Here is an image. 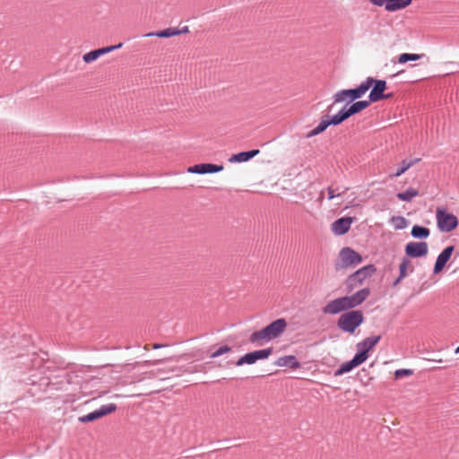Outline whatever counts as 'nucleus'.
Listing matches in <instances>:
<instances>
[{
	"instance_id": "nucleus-1",
	"label": "nucleus",
	"mask_w": 459,
	"mask_h": 459,
	"mask_svg": "<svg viewBox=\"0 0 459 459\" xmlns=\"http://www.w3.org/2000/svg\"><path fill=\"white\" fill-rule=\"evenodd\" d=\"M369 294V288H363L352 295L334 299L323 307V312L329 315H337L343 311L354 310L353 308L362 304Z\"/></svg>"
},
{
	"instance_id": "nucleus-2",
	"label": "nucleus",
	"mask_w": 459,
	"mask_h": 459,
	"mask_svg": "<svg viewBox=\"0 0 459 459\" xmlns=\"http://www.w3.org/2000/svg\"><path fill=\"white\" fill-rule=\"evenodd\" d=\"M287 322L284 318H279L259 331L251 333L249 341L255 343L259 341H271L279 337L286 329Z\"/></svg>"
},
{
	"instance_id": "nucleus-3",
	"label": "nucleus",
	"mask_w": 459,
	"mask_h": 459,
	"mask_svg": "<svg viewBox=\"0 0 459 459\" xmlns=\"http://www.w3.org/2000/svg\"><path fill=\"white\" fill-rule=\"evenodd\" d=\"M365 317L361 310L344 311L337 320V327L343 333L353 334L357 328L364 323Z\"/></svg>"
},
{
	"instance_id": "nucleus-4",
	"label": "nucleus",
	"mask_w": 459,
	"mask_h": 459,
	"mask_svg": "<svg viewBox=\"0 0 459 459\" xmlns=\"http://www.w3.org/2000/svg\"><path fill=\"white\" fill-rule=\"evenodd\" d=\"M375 272L376 267L374 264L365 265L354 272L345 281L347 290L349 292L352 291L355 288L362 284V282Z\"/></svg>"
},
{
	"instance_id": "nucleus-5",
	"label": "nucleus",
	"mask_w": 459,
	"mask_h": 459,
	"mask_svg": "<svg viewBox=\"0 0 459 459\" xmlns=\"http://www.w3.org/2000/svg\"><path fill=\"white\" fill-rule=\"evenodd\" d=\"M437 228L442 232H450L458 226V219L446 208H437L436 213Z\"/></svg>"
},
{
	"instance_id": "nucleus-6",
	"label": "nucleus",
	"mask_w": 459,
	"mask_h": 459,
	"mask_svg": "<svg viewBox=\"0 0 459 459\" xmlns=\"http://www.w3.org/2000/svg\"><path fill=\"white\" fill-rule=\"evenodd\" d=\"M381 340V335H373L363 339L356 344L357 352L355 353L364 363L369 357V351L376 346Z\"/></svg>"
},
{
	"instance_id": "nucleus-7",
	"label": "nucleus",
	"mask_w": 459,
	"mask_h": 459,
	"mask_svg": "<svg viewBox=\"0 0 459 459\" xmlns=\"http://www.w3.org/2000/svg\"><path fill=\"white\" fill-rule=\"evenodd\" d=\"M371 91L368 95V100L374 103L381 100L390 99L391 93L385 94V91L387 88L386 82L385 80H377L371 77Z\"/></svg>"
},
{
	"instance_id": "nucleus-8",
	"label": "nucleus",
	"mask_w": 459,
	"mask_h": 459,
	"mask_svg": "<svg viewBox=\"0 0 459 459\" xmlns=\"http://www.w3.org/2000/svg\"><path fill=\"white\" fill-rule=\"evenodd\" d=\"M273 353V348L257 350L252 352L246 353L240 357L235 363L236 366L240 367L244 364L252 365L257 360L266 359Z\"/></svg>"
},
{
	"instance_id": "nucleus-9",
	"label": "nucleus",
	"mask_w": 459,
	"mask_h": 459,
	"mask_svg": "<svg viewBox=\"0 0 459 459\" xmlns=\"http://www.w3.org/2000/svg\"><path fill=\"white\" fill-rule=\"evenodd\" d=\"M117 410V405L115 403H108L101 405L99 409L86 414L81 416L79 418V421L82 423L91 422L100 418H102L108 414L114 412Z\"/></svg>"
},
{
	"instance_id": "nucleus-10",
	"label": "nucleus",
	"mask_w": 459,
	"mask_h": 459,
	"mask_svg": "<svg viewBox=\"0 0 459 459\" xmlns=\"http://www.w3.org/2000/svg\"><path fill=\"white\" fill-rule=\"evenodd\" d=\"M429 251L428 243L425 241H411L406 244L404 252L408 258H420L427 255Z\"/></svg>"
},
{
	"instance_id": "nucleus-11",
	"label": "nucleus",
	"mask_w": 459,
	"mask_h": 459,
	"mask_svg": "<svg viewBox=\"0 0 459 459\" xmlns=\"http://www.w3.org/2000/svg\"><path fill=\"white\" fill-rule=\"evenodd\" d=\"M342 267L354 266L362 262L361 255L351 247H343L339 254Z\"/></svg>"
},
{
	"instance_id": "nucleus-12",
	"label": "nucleus",
	"mask_w": 459,
	"mask_h": 459,
	"mask_svg": "<svg viewBox=\"0 0 459 459\" xmlns=\"http://www.w3.org/2000/svg\"><path fill=\"white\" fill-rule=\"evenodd\" d=\"M412 0H369L376 6H385L387 12H395L406 8Z\"/></svg>"
},
{
	"instance_id": "nucleus-13",
	"label": "nucleus",
	"mask_w": 459,
	"mask_h": 459,
	"mask_svg": "<svg viewBox=\"0 0 459 459\" xmlns=\"http://www.w3.org/2000/svg\"><path fill=\"white\" fill-rule=\"evenodd\" d=\"M223 170V166L212 163H200L187 169L188 173L194 174H213Z\"/></svg>"
},
{
	"instance_id": "nucleus-14",
	"label": "nucleus",
	"mask_w": 459,
	"mask_h": 459,
	"mask_svg": "<svg viewBox=\"0 0 459 459\" xmlns=\"http://www.w3.org/2000/svg\"><path fill=\"white\" fill-rule=\"evenodd\" d=\"M353 221H354V218H352V217L339 218L332 223V226H331L332 231L336 236H342L349 231Z\"/></svg>"
},
{
	"instance_id": "nucleus-15",
	"label": "nucleus",
	"mask_w": 459,
	"mask_h": 459,
	"mask_svg": "<svg viewBox=\"0 0 459 459\" xmlns=\"http://www.w3.org/2000/svg\"><path fill=\"white\" fill-rule=\"evenodd\" d=\"M454 250H455L454 246H448L437 255L436 263L434 264V269H433V273L435 274L440 273L444 269L446 263L451 258Z\"/></svg>"
},
{
	"instance_id": "nucleus-16",
	"label": "nucleus",
	"mask_w": 459,
	"mask_h": 459,
	"mask_svg": "<svg viewBox=\"0 0 459 459\" xmlns=\"http://www.w3.org/2000/svg\"><path fill=\"white\" fill-rule=\"evenodd\" d=\"M371 77H368L359 86L349 89L351 102L360 99L371 87Z\"/></svg>"
},
{
	"instance_id": "nucleus-17",
	"label": "nucleus",
	"mask_w": 459,
	"mask_h": 459,
	"mask_svg": "<svg viewBox=\"0 0 459 459\" xmlns=\"http://www.w3.org/2000/svg\"><path fill=\"white\" fill-rule=\"evenodd\" d=\"M362 363L363 362L361 361V359L358 356L354 355L351 360L343 362L338 368V369H336V371L334 372V376L338 377L348 372H351L353 368L361 365Z\"/></svg>"
},
{
	"instance_id": "nucleus-18",
	"label": "nucleus",
	"mask_w": 459,
	"mask_h": 459,
	"mask_svg": "<svg viewBox=\"0 0 459 459\" xmlns=\"http://www.w3.org/2000/svg\"><path fill=\"white\" fill-rule=\"evenodd\" d=\"M278 367H285L291 369H297L300 368V362L294 355H285L278 358L274 363Z\"/></svg>"
},
{
	"instance_id": "nucleus-19",
	"label": "nucleus",
	"mask_w": 459,
	"mask_h": 459,
	"mask_svg": "<svg viewBox=\"0 0 459 459\" xmlns=\"http://www.w3.org/2000/svg\"><path fill=\"white\" fill-rule=\"evenodd\" d=\"M260 151L258 149H253L247 152H240L238 153L231 155V157L229 159V161L233 163H241V162H247L255 157L257 154H259Z\"/></svg>"
},
{
	"instance_id": "nucleus-20",
	"label": "nucleus",
	"mask_w": 459,
	"mask_h": 459,
	"mask_svg": "<svg viewBox=\"0 0 459 459\" xmlns=\"http://www.w3.org/2000/svg\"><path fill=\"white\" fill-rule=\"evenodd\" d=\"M349 117H351V115L347 109V105H344L337 114L333 117L328 116V121L331 126H338Z\"/></svg>"
},
{
	"instance_id": "nucleus-21",
	"label": "nucleus",
	"mask_w": 459,
	"mask_h": 459,
	"mask_svg": "<svg viewBox=\"0 0 459 459\" xmlns=\"http://www.w3.org/2000/svg\"><path fill=\"white\" fill-rule=\"evenodd\" d=\"M349 117H351V115L347 109V105H344L337 114L333 117L328 116V121L331 126H338Z\"/></svg>"
},
{
	"instance_id": "nucleus-22",
	"label": "nucleus",
	"mask_w": 459,
	"mask_h": 459,
	"mask_svg": "<svg viewBox=\"0 0 459 459\" xmlns=\"http://www.w3.org/2000/svg\"><path fill=\"white\" fill-rule=\"evenodd\" d=\"M372 103L369 100H359L353 101L349 106H347V109L351 116L359 113L360 111L366 109L369 104Z\"/></svg>"
},
{
	"instance_id": "nucleus-23",
	"label": "nucleus",
	"mask_w": 459,
	"mask_h": 459,
	"mask_svg": "<svg viewBox=\"0 0 459 459\" xmlns=\"http://www.w3.org/2000/svg\"><path fill=\"white\" fill-rule=\"evenodd\" d=\"M411 235L414 238L418 239H426L430 235V230L429 228L421 225H413L411 230Z\"/></svg>"
},
{
	"instance_id": "nucleus-24",
	"label": "nucleus",
	"mask_w": 459,
	"mask_h": 459,
	"mask_svg": "<svg viewBox=\"0 0 459 459\" xmlns=\"http://www.w3.org/2000/svg\"><path fill=\"white\" fill-rule=\"evenodd\" d=\"M178 35V29L168 28L162 30L144 34L143 37L170 38Z\"/></svg>"
},
{
	"instance_id": "nucleus-25",
	"label": "nucleus",
	"mask_w": 459,
	"mask_h": 459,
	"mask_svg": "<svg viewBox=\"0 0 459 459\" xmlns=\"http://www.w3.org/2000/svg\"><path fill=\"white\" fill-rule=\"evenodd\" d=\"M333 99L334 103H340L345 100H347L345 104L347 106L351 103L349 89L338 91L333 94Z\"/></svg>"
},
{
	"instance_id": "nucleus-26",
	"label": "nucleus",
	"mask_w": 459,
	"mask_h": 459,
	"mask_svg": "<svg viewBox=\"0 0 459 459\" xmlns=\"http://www.w3.org/2000/svg\"><path fill=\"white\" fill-rule=\"evenodd\" d=\"M419 195V191L415 188L409 187L404 192L396 195L397 198L403 202H411L412 198Z\"/></svg>"
},
{
	"instance_id": "nucleus-27",
	"label": "nucleus",
	"mask_w": 459,
	"mask_h": 459,
	"mask_svg": "<svg viewBox=\"0 0 459 459\" xmlns=\"http://www.w3.org/2000/svg\"><path fill=\"white\" fill-rule=\"evenodd\" d=\"M420 159L417 158L414 160H411L410 161H407L405 160H402V162L399 165V168L394 173V177L398 178L402 174H403L406 170H408L411 167H412L415 163L419 162Z\"/></svg>"
},
{
	"instance_id": "nucleus-28",
	"label": "nucleus",
	"mask_w": 459,
	"mask_h": 459,
	"mask_svg": "<svg viewBox=\"0 0 459 459\" xmlns=\"http://www.w3.org/2000/svg\"><path fill=\"white\" fill-rule=\"evenodd\" d=\"M348 187H341L336 186L333 187V186H330L327 187V193H328V200H332L335 197L341 196L342 194L346 193L348 191Z\"/></svg>"
},
{
	"instance_id": "nucleus-29",
	"label": "nucleus",
	"mask_w": 459,
	"mask_h": 459,
	"mask_svg": "<svg viewBox=\"0 0 459 459\" xmlns=\"http://www.w3.org/2000/svg\"><path fill=\"white\" fill-rule=\"evenodd\" d=\"M421 55L412 53H403L398 56L399 64H405L409 61H418L421 58Z\"/></svg>"
},
{
	"instance_id": "nucleus-30",
	"label": "nucleus",
	"mask_w": 459,
	"mask_h": 459,
	"mask_svg": "<svg viewBox=\"0 0 459 459\" xmlns=\"http://www.w3.org/2000/svg\"><path fill=\"white\" fill-rule=\"evenodd\" d=\"M411 261L408 257H403L401 264H399V275L400 279H403L407 276V268L410 265Z\"/></svg>"
},
{
	"instance_id": "nucleus-31",
	"label": "nucleus",
	"mask_w": 459,
	"mask_h": 459,
	"mask_svg": "<svg viewBox=\"0 0 459 459\" xmlns=\"http://www.w3.org/2000/svg\"><path fill=\"white\" fill-rule=\"evenodd\" d=\"M100 57L97 49L91 50L82 56V60L86 64H90Z\"/></svg>"
},
{
	"instance_id": "nucleus-32",
	"label": "nucleus",
	"mask_w": 459,
	"mask_h": 459,
	"mask_svg": "<svg viewBox=\"0 0 459 459\" xmlns=\"http://www.w3.org/2000/svg\"><path fill=\"white\" fill-rule=\"evenodd\" d=\"M230 351H231V348L228 345H223L218 348L212 353H211L210 358L215 359Z\"/></svg>"
},
{
	"instance_id": "nucleus-33",
	"label": "nucleus",
	"mask_w": 459,
	"mask_h": 459,
	"mask_svg": "<svg viewBox=\"0 0 459 459\" xmlns=\"http://www.w3.org/2000/svg\"><path fill=\"white\" fill-rule=\"evenodd\" d=\"M122 46H123V44L119 43L117 45H113V46H108V47H105V48H97V51L99 52V56H100L102 55L110 53L111 51H113L115 49H118V48H122Z\"/></svg>"
},
{
	"instance_id": "nucleus-34",
	"label": "nucleus",
	"mask_w": 459,
	"mask_h": 459,
	"mask_svg": "<svg viewBox=\"0 0 459 459\" xmlns=\"http://www.w3.org/2000/svg\"><path fill=\"white\" fill-rule=\"evenodd\" d=\"M331 126L329 121H328V116H325L322 117L321 121L319 122V124L316 126V128L318 131H320V133H323L324 131L326 130V128Z\"/></svg>"
},
{
	"instance_id": "nucleus-35",
	"label": "nucleus",
	"mask_w": 459,
	"mask_h": 459,
	"mask_svg": "<svg viewBox=\"0 0 459 459\" xmlns=\"http://www.w3.org/2000/svg\"><path fill=\"white\" fill-rule=\"evenodd\" d=\"M412 374H413V370L412 369H407V368L397 369L394 372V376H395L396 378L409 377V376H411Z\"/></svg>"
},
{
	"instance_id": "nucleus-36",
	"label": "nucleus",
	"mask_w": 459,
	"mask_h": 459,
	"mask_svg": "<svg viewBox=\"0 0 459 459\" xmlns=\"http://www.w3.org/2000/svg\"><path fill=\"white\" fill-rule=\"evenodd\" d=\"M394 220H395L396 221V224L394 226L396 230H403L407 226V221L404 217L397 216Z\"/></svg>"
},
{
	"instance_id": "nucleus-37",
	"label": "nucleus",
	"mask_w": 459,
	"mask_h": 459,
	"mask_svg": "<svg viewBox=\"0 0 459 459\" xmlns=\"http://www.w3.org/2000/svg\"><path fill=\"white\" fill-rule=\"evenodd\" d=\"M319 134H321V133H320V131L317 130V128L316 126L314 129H312L310 132L307 133V138H311V137H314V136H316V135H317Z\"/></svg>"
},
{
	"instance_id": "nucleus-38",
	"label": "nucleus",
	"mask_w": 459,
	"mask_h": 459,
	"mask_svg": "<svg viewBox=\"0 0 459 459\" xmlns=\"http://www.w3.org/2000/svg\"><path fill=\"white\" fill-rule=\"evenodd\" d=\"M178 35L182 34V33H186V32H188V27L185 26L181 30H178Z\"/></svg>"
},
{
	"instance_id": "nucleus-39",
	"label": "nucleus",
	"mask_w": 459,
	"mask_h": 459,
	"mask_svg": "<svg viewBox=\"0 0 459 459\" xmlns=\"http://www.w3.org/2000/svg\"><path fill=\"white\" fill-rule=\"evenodd\" d=\"M402 280H403V279H400V275H399V276L395 279V281H394L393 286H396V285H398Z\"/></svg>"
},
{
	"instance_id": "nucleus-40",
	"label": "nucleus",
	"mask_w": 459,
	"mask_h": 459,
	"mask_svg": "<svg viewBox=\"0 0 459 459\" xmlns=\"http://www.w3.org/2000/svg\"><path fill=\"white\" fill-rule=\"evenodd\" d=\"M164 346H165V345H163V344H158V343H156V344H154V345H153V349H160V348L164 347Z\"/></svg>"
},
{
	"instance_id": "nucleus-41",
	"label": "nucleus",
	"mask_w": 459,
	"mask_h": 459,
	"mask_svg": "<svg viewBox=\"0 0 459 459\" xmlns=\"http://www.w3.org/2000/svg\"><path fill=\"white\" fill-rule=\"evenodd\" d=\"M455 354H458V353H459V346L455 349Z\"/></svg>"
},
{
	"instance_id": "nucleus-42",
	"label": "nucleus",
	"mask_w": 459,
	"mask_h": 459,
	"mask_svg": "<svg viewBox=\"0 0 459 459\" xmlns=\"http://www.w3.org/2000/svg\"><path fill=\"white\" fill-rule=\"evenodd\" d=\"M401 73H402V72H397V74H394V76H396V75L400 74Z\"/></svg>"
}]
</instances>
